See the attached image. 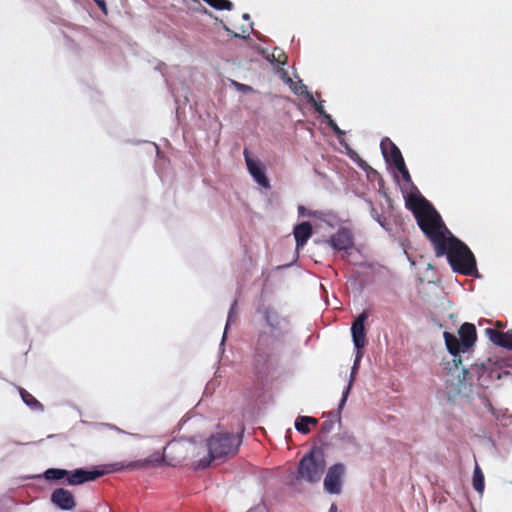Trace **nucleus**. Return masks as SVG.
I'll use <instances>...</instances> for the list:
<instances>
[{
	"label": "nucleus",
	"instance_id": "24",
	"mask_svg": "<svg viewBox=\"0 0 512 512\" xmlns=\"http://www.w3.org/2000/svg\"><path fill=\"white\" fill-rule=\"evenodd\" d=\"M326 119H327V124L328 126L334 131V133L340 137L342 135H344V131H342L338 125L335 123V121L331 118L330 115H326Z\"/></svg>",
	"mask_w": 512,
	"mask_h": 512
},
{
	"label": "nucleus",
	"instance_id": "2",
	"mask_svg": "<svg viewBox=\"0 0 512 512\" xmlns=\"http://www.w3.org/2000/svg\"><path fill=\"white\" fill-rule=\"evenodd\" d=\"M421 231L431 242L437 257L446 256L454 272L477 276L476 258L469 247L446 227L437 210L425 199L414 212Z\"/></svg>",
	"mask_w": 512,
	"mask_h": 512
},
{
	"label": "nucleus",
	"instance_id": "35",
	"mask_svg": "<svg viewBox=\"0 0 512 512\" xmlns=\"http://www.w3.org/2000/svg\"><path fill=\"white\" fill-rule=\"evenodd\" d=\"M278 63H279V64H285V63H286V56H284V60H283V61L278 60Z\"/></svg>",
	"mask_w": 512,
	"mask_h": 512
},
{
	"label": "nucleus",
	"instance_id": "28",
	"mask_svg": "<svg viewBox=\"0 0 512 512\" xmlns=\"http://www.w3.org/2000/svg\"><path fill=\"white\" fill-rule=\"evenodd\" d=\"M96 5L105 13L107 14V7L106 2L104 0H93Z\"/></svg>",
	"mask_w": 512,
	"mask_h": 512
},
{
	"label": "nucleus",
	"instance_id": "19",
	"mask_svg": "<svg viewBox=\"0 0 512 512\" xmlns=\"http://www.w3.org/2000/svg\"><path fill=\"white\" fill-rule=\"evenodd\" d=\"M20 396L23 402L33 411L42 412L44 410V406L28 391L23 388H19Z\"/></svg>",
	"mask_w": 512,
	"mask_h": 512
},
{
	"label": "nucleus",
	"instance_id": "27",
	"mask_svg": "<svg viewBox=\"0 0 512 512\" xmlns=\"http://www.w3.org/2000/svg\"><path fill=\"white\" fill-rule=\"evenodd\" d=\"M400 173H401L402 178H403V180H404L405 182L410 183V182L412 181L411 176H410V173H409V171H408L407 167H405V169H404V170H402Z\"/></svg>",
	"mask_w": 512,
	"mask_h": 512
},
{
	"label": "nucleus",
	"instance_id": "37",
	"mask_svg": "<svg viewBox=\"0 0 512 512\" xmlns=\"http://www.w3.org/2000/svg\"><path fill=\"white\" fill-rule=\"evenodd\" d=\"M131 435L136 437V438H141V436L139 434H131Z\"/></svg>",
	"mask_w": 512,
	"mask_h": 512
},
{
	"label": "nucleus",
	"instance_id": "12",
	"mask_svg": "<svg viewBox=\"0 0 512 512\" xmlns=\"http://www.w3.org/2000/svg\"><path fill=\"white\" fill-rule=\"evenodd\" d=\"M253 365L257 373L266 374L274 368L275 360L271 355L258 348L253 358Z\"/></svg>",
	"mask_w": 512,
	"mask_h": 512
},
{
	"label": "nucleus",
	"instance_id": "39",
	"mask_svg": "<svg viewBox=\"0 0 512 512\" xmlns=\"http://www.w3.org/2000/svg\"><path fill=\"white\" fill-rule=\"evenodd\" d=\"M224 29H225L226 31H230V30H229V28H228L226 25H224Z\"/></svg>",
	"mask_w": 512,
	"mask_h": 512
},
{
	"label": "nucleus",
	"instance_id": "15",
	"mask_svg": "<svg viewBox=\"0 0 512 512\" xmlns=\"http://www.w3.org/2000/svg\"><path fill=\"white\" fill-rule=\"evenodd\" d=\"M364 324L365 322H352L351 336L357 351H361L366 345V328Z\"/></svg>",
	"mask_w": 512,
	"mask_h": 512
},
{
	"label": "nucleus",
	"instance_id": "31",
	"mask_svg": "<svg viewBox=\"0 0 512 512\" xmlns=\"http://www.w3.org/2000/svg\"><path fill=\"white\" fill-rule=\"evenodd\" d=\"M367 318H368V314L366 312H363L355 320L362 321V320H367Z\"/></svg>",
	"mask_w": 512,
	"mask_h": 512
},
{
	"label": "nucleus",
	"instance_id": "29",
	"mask_svg": "<svg viewBox=\"0 0 512 512\" xmlns=\"http://www.w3.org/2000/svg\"><path fill=\"white\" fill-rule=\"evenodd\" d=\"M231 322H226V326H225V330H224V334H223V337H222V340H221V343H220V346H223L224 345V342H225V338H226V333H227V329L229 327Z\"/></svg>",
	"mask_w": 512,
	"mask_h": 512
},
{
	"label": "nucleus",
	"instance_id": "14",
	"mask_svg": "<svg viewBox=\"0 0 512 512\" xmlns=\"http://www.w3.org/2000/svg\"><path fill=\"white\" fill-rule=\"evenodd\" d=\"M313 228L310 222L304 221L294 227L293 234L297 249L302 248L311 237Z\"/></svg>",
	"mask_w": 512,
	"mask_h": 512
},
{
	"label": "nucleus",
	"instance_id": "18",
	"mask_svg": "<svg viewBox=\"0 0 512 512\" xmlns=\"http://www.w3.org/2000/svg\"><path fill=\"white\" fill-rule=\"evenodd\" d=\"M318 420L311 416H298L295 420V429L302 434L310 432L309 425H316Z\"/></svg>",
	"mask_w": 512,
	"mask_h": 512
},
{
	"label": "nucleus",
	"instance_id": "5",
	"mask_svg": "<svg viewBox=\"0 0 512 512\" xmlns=\"http://www.w3.org/2000/svg\"><path fill=\"white\" fill-rule=\"evenodd\" d=\"M325 456L321 449H313L299 461L298 478L309 483L318 482L325 470Z\"/></svg>",
	"mask_w": 512,
	"mask_h": 512
},
{
	"label": "nucleus",
	"instance_id": "30",
	"mask_svg": "<svg viewBox=\"0 0 512 512\" xmlns=\"http://www.w3.org/2000/svg\"><path fill=\"white\" fill-rule=\"evenodd\" d=\"M99 425H100V426L107 427V428H109V429H111V430H114V431H115V429H117V426H115V425H113V424H109V423H100Z\"/></svg>",
	"mask_w": 512,
	"mask_h": 512
},
{
	"label": "nucleus",
	"instance_id": "38",
	"mask_svg": "<svg viewBox=\"0 0 512 512\" xmlns=\"http://www.w3.org/2000/svg\"><path fill=\"white\" fill-rule=\"evenodd\" d=\"M454 317L453 313L449 314V318L452 319Z\"/></svg>",
	"mask_w": 512,
	"mask_h": 512
},
{
	"label": "nucleus",
	"instance_id": "22",
	"mask_svg": "<svg viewBox=\"0 0 512 512\" xmlns=\"http://www.w3.org/2000/svg\"><path fill=\"white\" fill-rule=\"evenodd\" d=\"M337 411H338V409H337L336 411H334V412H331V413H330V414H331V415H332L336 420H334V419H329V420H326V421H324V422L322 423V425H321V431H322V433H324V434H329V433L334 429L335 422H336V421H337L338 423H340V422H341V420H340V421H338V417L336 416Z\"/></svg>",
	"mask_w": 512,
	"mask_h": 512
},
{
	"label": "nucleus",
	"instance_id": "16",
	"mask_svg": "<svg viewBox=\"0 0 512 512\" xmlns=\"http://www.w3.org/2000/svg\"><path fill=\"white\" fill-rule=\"evenodd\" d=\"M380 148L385 160L390 163L402 156L400 149L389 138L382 139Z\"/></svg>",
	"mask_w": 512,
	"mask_h": 512
},
{
	"label": "nucleus",
	"instance_id": "11",
	"mask_svg": "<svg viewBox=\"0 0 512 512\" xmlns=\"http://www.w3.org/2000/svg\"><path fill=\"white\" fill-rule=\"evenodd\" d=\"M361 358H362L361 351H357V354L355 356V360H354V363H353V366H352V369H351L349 381H348L346 387L344 388V390L342 391V396H341V399H340L339 404H338V411L336 413V416L338 417V421H340V412L342 411V409L344 408V406L346 404V401H347V398L349 396L351 387H352L353 382H354V380L356 378V375L358 373L359 362H360Z\"/></svg>",
	"mask_w": 512,
	"mask_h": 512
},
{
	"label": "nucleus",
	"instance_id": "25",
	"mask_svg": "<svg viewBox=\"0 0 512 512\" xmlns=\"http://www.w3.org/2000/svg\"><path fill=\"white\" fill-rule=\"evenodd\" d=\"M390 164L394 165V167H395L399 172H401L402 170H404V169H405V167H406V164H405V161H404L403 156H400V157H398L397 159L393 160V162H390Z\"/></svg>",
	"mask_w": 512,
	"mask_h": 512
},
{
	"label": "nucleus",
	"instance_id": "4",
	"mask_svg": "<svg viewBox=\"0 0 512 512\" xmlns=\"http://www.w3.org/2000/svg\"><path fill=\"white\" fill-rule=\"evenodd\" d=\"M103 475L102 471L99 470H88L84 468H77L73 471H69L61 468H48L42 475L34 476L33 478L43 477L47 481H61L66 479L68 485H80L85 482L94 481Z\"/></svg>",
	"mask_w": 512,
	"mask_h": 512
},
{
	"label": "nucleus",
	"instance_id": "1",
	"mask_svg": "<svg viewBox=\"0 0 512 512\" xmlns=\"http://www.w3.org/2000/svg\"><path fill=\"white\" fill-rule=\"evenodd\" d=\"M487 328L485 334L496 346L512 351V330H503L502 322ZM445 345L448 352L454 357V367L449 368L445 385L449 397L457 395L471 396L474 387L489 388L497 380L512 374V359L488 358L483 362H476L470 368L459 367L456 357L460 353L470 350L477 339L476 327L471 322H464L458 330V335L444 332Z\"/></svg>",
	"mask_w": 512,
	"mask_h": 512
},
{
	"label": "nucleus",
	"instance_id": "34",
	"mask_svg": "<svg viewBox=\"0 0 512 512\" xmlns=\"http://www.w3.org/2000/svg\"><path fill=\"white\" fill-rule=\"evenodd\" d=\"M487 406H488L489 410H490L492 413H494V411H493V407H492V404H491V403H488V404H487Z\"/></svg>",
	"mask_w": 512,
	"mask_h": 512
},
{
	"label": "nucleus",
	"instance_id": "3",
	"mask_svg": "<svg viewBox=\"0 0 512 512\" xmlns=\"http://www.w3.org/2000/svg\"><path fill=\"white\" fill-rule=\"evenodd\" d=\"M242 442V436H236L229 432L212 434L206 442L208 455L201 458L195 465V469L207 468L212 460L233 456L237 453Z\"/></svg>",
	"mask_w": 512,
	"mask_h": 512
},
{
	"label": "nucleus",
	"instance_id": "13",
	"mask_svg": "<svg viewBox=\"0 0 512 512\" xmlns=\"http://www.w3.org/2000/svg\"><path fill=\"white\" fill-rule=\"evenodd\" d=\"M165 452H166V448L163 449L162 453L155 452L145 459L129 462L126 465V467L129 469H136V468H147V467L153 466L155 464H161V463L165 462V460H166Z\"/></svg>",
	"mask_w": 512,
	"mask_h": 512
},
{
	"label": "nucleus",
	"instance_id": "8",
	"mask_svg": "<svg viewBox=\"0 0 512 512\" xmlns=\"http://www.w3.org/2000/svg\"><path fill=\"white\" fill-rule=\"evenodd\" d=\"M247 169L254 181L263 188H270V182L265 175L264 167L259 161L252 159L248 149L243 152Z\"/></svg>",
	"mask_w": 512,
	"mask_h": 512
},
{
	"label": "nucleus",
	"instance_id": "26",
	"mask_svg": "<svg viewBox=\"0 0 512 512\" xmlns=\"http://www.w3.org/2000/svg\"><path fill=\"white\" fill-rule=\"evenodd\" d=\"M234 86L237 87L238 90L240 91H243V92H246V91H250L252 88L248 85H245V84H241V83H238V82H233Z\"/></svg>",
	"mask_w": 512,
	"mask_h": 512
},
{
	"label": "nucleus",
	"instance_id": "17",
	"mask_svg": "<svg viewBox=\"0 0 512 512\" xmlns=\"http://www.w3.org/2000/svg\"><path fill=\"white\" fill-rule=\"evenodd\" d=\"M336 440L344 449H354L355 451L360 449L359 442L351 432L343 431L338 433L336 435Z\"/></svg>",
	"mask_w": 512,
	"mask_h": 512
},
{
	"label": "nucleus",
	"instance_id": "36",
	"mask_svg": "<svg viewBox=\"0 0 512 512\" xmlns=\"http://www.w3.org/2000/svg\"><path fill=\"white\" fill-rule=\"evenodd\" d=\"M243 18H244V19H249V14H244V15H243Z\"/></svg>",
	"mask_w": 512,
	"mask_h": 512
},
{
	"label": "nucleus",
	"instance_id": "21",
	"mask_svg": "<svg viewBox=\"0 0 512 512\" xmlns=\"http://www.w3.org/2000/svg\"><path fill=\"white\" fill-rule=\"evenodd\" d=\"M197 446H205V450H202L200 448H198L196 450H187V454L189 455L188 459H194V461H193L194 468H195V465L197 464V462L201 458L208 455V449H207L206 443L203 444L202 442H200V443H197Z\"/></svg>",
	"mask_w": 512,
	"mask_h": 512
},
{
	"label": "nucleus",
	"instance_id": "33",
	"mask_svg": "<svg viewBox=\"0 0 512 512\" xmlns=\"http://www.w3.org/2000/svg\"><path fill=\"white\" fill-rule=\"evenodd\" d=\"M115 431L118 432V433H121V434H127L126 431H124L123 429H121L119 427H117V429H115Z\"/></svg>",
	"mask_w": 512,
	"mask_h": 512
},
{
	"label": "nucleus",
	"instance_id": "7",
	"mask_svg": "<svg viewBox=\"0 0 512 512\" xmlns=\"http://www.w3.org/2000/svg\"><path fill=\"white\" fill-rule=\"evenodd\" d=\"M344 474L345 466L342 463H336L329 467L324 478V490L329 494H340L342 490V480Z\"/></svg>",
	"mask_w": 512,
	"mask_h": 512
},
{
	"label": "nucleus",
	"instance_id": "32",
	"mask_svg": "<svg viewBox=\"0 0 512 512\" xmlns=\"http://www.w3.org/2000/svg\"><path fill=\"white\" fill-rule=\"evenodd\" d=\"M329 512H337V506L336 504H332L329 508Z\"/></svg>",
	"mask_w": 512,
	"mask_h": 512
},
{
	"label": "nucleus",
	"instance_id": "10",
	"mask_svg": "<svg viewBox=\"0 0 512 512\" xmlns=\"http://www.w3.org/2000/svg\"><path fill=\"white\" fill-rule=\"evenodd\" d=\"M336 251H347L354 245L352 233L346 229H339L328 241Z\"/></svg>",
	"mask_w": 512,
	"mask_h": 512
},
{
	"label": "nucleus",
	"instance_id": "9",
	"mask_svg": "<svg viewBox=\"0 0 512 512\" xmlns=\"http://www.w3.org/2000/svg\"><path fill=\"white\" fill-rule=\"evenodd\" d=\"M53 505L63 511H70L75 508L76 503L73 494L65 488H56L50 496Z\"/></svg>",
	"mask_w": 512,
	"mask_h": 512
},
{
	"label": "nucleus",
	"instance_id": "20",
	"mask_svg": "<svg viewBox=\"0 0 512 512\" xmlns=\"http://www.w3.org/2000/svg\"><path fill=\"white\" fill-rule=\"evenodd\" d=\"M473 488L478 493H483L484 491V475L478 465L475 466L473 472Z\"/></svg>",
	"mask_w": 512,
	"mask_h": 512
},
{
	"label": "nucleus",
	"instance_id": "23",
	"mask_svg": "<svg viewBox=\"0 0 512 512\" xmlns=\"http://www.w3.org/2000/svg\"><path fill=\"white\" fill-rule=\"evenodd\" d=\"M307 99H308V101H309L310 103H312V104H313V106H314V108H315L316 112H318L320 115H322V116H324V117L326 118V115H328V114L325 112L323 105H322L321 103H317V102L314 100V98H313L312 94H308V95H307Z\"/></svg>",
	"mask_w": 512,
	"mask_h": 512
},
{
	"label": "nucleus",
	"instance_id": "6",
	"mask_svg": "<svg viewBox=\"0 0 512 512\" xmlns=\"http://www.w3.org/2000/svg\"><path fill=\"white\" fill-rule=\"evenodd\" d=\"M165 448L166 450L169 449L174 454L168 461V464L173 466L189 458L187 450H196L198 448L205 450V446H197V442L194 439L172 440Z\"/></svg>",
	"mask_w": 512,
	"mask_h": 512
},
{
	"label": "nucleus",
	"instance_id": "40",
	"mask_svg": "<svg viewBox=\"0 0 512 512\" xmlns=\"http://www.w3.org/2000/svg\"><path fill=\"white\" fill-rule=\"evenodd\" d=\"M203 11H204L205 13H207V12H208V10H207L205 7H203Z\"/></svg>",
	"mask_w": 512,
	"mask_h": 512
}]
</instances>
